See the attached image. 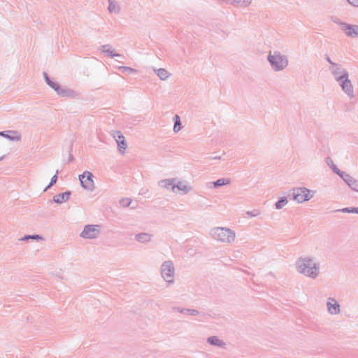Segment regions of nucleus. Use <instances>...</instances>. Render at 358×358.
Instances as JSON below:
<instances>
[{
  "label": "nucleus",
  "instance_id": "f257e3e1",
  "mask_svg": "<svg viewBox=\"0 0 358 358\" xmlns=\"http://www.w3.org/2000/svg\"><path fill=\"white\" fill-rule=\"evenodd\" d=\"M296 271L311 279H315L320 274V263L311 257H301L295 262Z\"/></svg>",
  "mask_w": 358,
  "mask_h": 358
},
{
  "label": "nucleus",
  "instance_id": "f03ea898",
  "mask_svg": "<svg viewBox=\"0 0 358 358\" xmlns=\"http://www.w3.org/2000/svg\"><path fill=\"white\" fill-rule=\"evenodd\" d=\"M210 238L224 244H232L236 239V233L228 227H215L210 229Z\"/></svg>",
  "mask_w": 358,
  "mask_h": 358
},
{
  "label": "nucleus",
  "instance_id": "7ed1b4c3",
  "mask_svg": "<svg viewBox=\"0 0 358 358\" xmlns=\"http://www.w3.org/2000/svg\"><path fill=\"white\" fill-rule=\"evenodd\" d=\"M267 60L269 62L272 69L275 71L284 70L289 64L288 58L286 55H282L278 51L273 53L269 52Z\"/></svg>",
  "mask_w": 358,
  "mask_h": 358
},
{
  "label": "nucleus",
  "instance_id": "20e7f679",
  "mask_svg": "<svg viewBox=\"0 0 358 358\" xmlns=\"http://www.w3.org/2000/svg\"><path fill=\"white\" fill-rule=\"evenodd\" d=\"M324 59L329 64L328 70L334 76L336 82L342 80L346 76H349L347 69L343 68L341 64L333 62L329 55H324Z\"/></svg>",
  "mask_w": 358,
  "mask_h": 358
},
{
  "label": "nucleus",
  "instance_id": "39448f33",
  "mask_svg": "<svg viewBox=\"0 0 358 358\" xmlns=\"http://www.w3.org/2000/svg\"><path fill=\"white\" fill-rule=\"evenodd\" d=\"M292 199L297 203H303L309 201L313 197L314 192L306 187H294L290 190Z\"/></svg>",
  "mask_w": 358,
  "mask_h": 358
},
{
  "label": "nucleus",
  "instance_id": "423d86ee",
  "mask_svg": "<svg viewBox=\"0 0 358 358\" xmlns=\"http://www.w3.org/2000/svg\"><path fill=\"white\" fill-rule=\"evenodd\" d=\"M161 274L163 279L168 284L173 283L174 266L171 261H166L162 264Z\"/></svg>",
  "mask_w": 358,
  "mask_h": 358
},
{
  "label": "nucleus",
  "instance_id": "0eeeda50",
  "mask_svg": "<svg viewBox=\"0 0 358 358\" xmlns=\"http://www.w3.org/2000/svg\"><path fill=\"white\" fill-rule=\"evenodd\" d=\"M101 234L100 225L87 224L83 228L80 236L86 239H94Z\"/></svg>",
  "mask_w": 358,
  "mask_h": 358
},
{
  "label": "nucleus",
  "instance_id": "6e6552de",
  "mask_svg": "<svg viewBox=\"0 0 358 358\" xmlns=\"http://www.w3.org/2000/svg\"><path fill=\"white\" fill-rule=\"evenodd\" d=\"M94 175L88 171H85L79 176V180L80 181L81 187L88 191H94V182L93 180Z\"/></svg>",
  "mask_w": 358,
  "mask_h": 358
},
{
  "label": "nucleus",
  "instance_id": "1a4fd4ad",
  "mask_svg": "<svg viewBox=\"0 0 358 358\" xmlns=\"http://www.w3.org/2000/svg\"><path fill=\"white\" fill-rule=\"evenodd\" d=\"M338 83L345 94H347L350 99L355 97L354 87L351 80L349 79V76L345 77L342 80L338 81Z\"/></svg>",
  "mask_w": 358,
  "mask_h": 358
},
{
  "label": "nucleus",
  "instance_id": "9d476101",
  "mask_svg": "<svg viewBox=\"0 0 358 358\" xmlns=\"http://www.w3.org/2000/svg\"><path fill=\"white\" fill-rule=\"evenodd\" d=\"M176 178L164 179L158 182V185L166 189H170L175 192L176 189L179 190V182L176 183Z\"/></svg>",
  "mask_w": 358,
  "mask_h": 358
},
{
  "label": "nucleus",
  "instance_id": "9b49d317",
  "mask_svg": "<svg viewBox=\"0 0 358 358\" xmlns=\"http://www.w3.org/2000/svg\"><path fill=\"white\" fill-rule=\"evenodd\" d=\"M341 29L349 37H358V25L341 22Z\"/></svg>",
  "mask_w": 358,
  "mask_h": 358
},
{
  "label": "nucleus",
  "instance_id": "f8f14e48",
  "mask_svg": "<svg viewBox=\"0 0 358 358\" xmlns=\"http://www.w3.org/2000/svg\"><path fill=\"white\" fill-rule=\"evenodd\" d=\"M327 308L330 315H338L341 313V306L339 303L334 298L332 297L327 299Z\"/></svg>",
  "mask_w": 358,
  "mask_h": 358
},
{
  "label": "nucleus",
  "instance_id": "ddd939ff",
  "mask_svg": "<svg viewBox=\"0 0 358 358\" xmlns=\"http://www.w3.org/2000/svg\"><path fill=\"white\" fill-rule=\"evenodd\" d=\"M340 177L348 184V185L354 191L358 192V180L352 178L348 173L343 172Z\"/></svg>",
  "mask_w": 358,
  "mask_h": 358
},
{
  "label": "nucleus",
  "instance_id": "4468645a",
  "mask_svg": "<svg viewBox=\"0 0 358 358\" xmlns=\"http://www.w3.org/2000/svg\"><path fill=\"white\" fill-rule=\"evenodd\" d=\"M57 95L62 96V97H67V98H76L78 96V94L75 92L74 90L68 88L66 87H61L59 85V90L55 92Z\"/></svg>",
  "mask_w": 358,
  "mask_h": 358
},
{
  "label": "nucleus",
  "instance_id": "2eb2a0df",
  "mask_svg": "<svg viewBox=\"0 0 358 358\" xmlns=\"http://www.w3.org/2000/svg\"><path fill=\"white\" fill-rule=\"evenodd\" d=\"M221 2L237 8H246L249 6L252 0H219Z\"/></svg>",
  "mask_w": 358,
  "mask_h": 358
},
{
  "label": "nucleus",
  "instance_id": "dca6fc26",
  "mask_svg": "<svg viewBox=\"0 0 358 358\" xmlns=\"http://www.w3.org/2000/svg\"><path fill=\"white\" fill-rule=\"evenodd\" d=\"M99 50L106 54L107 57L110 58L114 57H122V55L120 53L115 52L114 50L112 49V45L110 44L103 45L99 48Z\"/></svg>",
  "mask_w": 358,
  "mask_h": 358
},
{
  "label": "nucleus",
  "instance_id": "f3484780",
  "mask_svg": "<svg viewBox=\"0 0 358 358\" xmlns=\"http://www.w3.org/2000/svg\"><path fill=\"white\" fill-rule=\"evenodd\" d=\"M71 195V191H66L63 193H60L57 195H55L52 198V201L57 204H61L64 202L69 201Z\"/></svg>",
  "mask_w": 358,
  "mask_h": 358
},
{
  "label": "nucleus",
  "instance_id": "a211bd4d",
  "mask_svg": "<svg viewBox=\"0 0 358 358\" xmlns=\"http://www.w3.org/2000/svg\"><path fill=\"white\" fill-rule=\"evenodd\" d=\"M0 136H3L11 141H17L21 138L20 135L16 131H0Z\"/></svg>",
  "mask_w": 358,
  "mask_h": 358
},
{
  "label": "nucleus",
  "instance_id": "6ab92c4d",
  "mask_svg": "<svg viewBox=\"0 0 358 358\" xmlns=\"http://www.w3.org/2000/svg\"><path fill=\"white\" fill-rule=\"evenodd\" d=\"M152 234L145 232L136 234L135 235V239L141 243H147L151 241Z\"/></svg>",
  "mask_w": 358,
  "mask_h": 358
},
{
  "label": "nucleus",
  "instance_id": "aec40b11",
  "mask_svg": "<svg viewBox=\"0 0 358 358\" xmlns=\"http://www.w3.org/2000/svg\"><path fill=\"white\" fill-rule=\"evenodd\" d=\"M231 180L229 178H220L215 182H208L207 187L208 188L214 187L217 188L219 187L230 184Z\"/></svg>",
  "mask_w": 358,
  "mask_h": 358
},
{
  "label": "nucleus",
  "instance_id": "412c9836",
  "mask_svg": "<svg viewBox=\"0 0 358 358\" xmlns=\"http://www.w3.org/2000/svg\"><path fill=\"white\" fill-rule=\"evenodd\" d=\"M207 342L214 346H218V347H224L225 345V343L220 340L217 336H212L208 338Z\"/></svg>",
  "mask_w": 358,
  "mask_h": 358
},
{
  "label": "nucleus",
  "instance_id": "4be33fe9",
  "mask_svg": "<svg viewBox=\"0 0 358 358\" xmlns=\"http://www.w3.org/2000/svg\"><path fill=\"white\" fill-rule=\"evenodd\" d=\"M108 10L110 13H114L118 14L120 12V7L116 2L108 0Z\"/></svg>",
  "mask_w": 358,
  "mask_h": 358
},
{
  "label": "nucleus",
  "instance_id": "5701e85b",
  "mask_svg": "<svg viewBox=\"0 0 358 358\" xmlns=\"http://www.w3.org/2000/svg\"><path fill=\"white\" fill-rule=\"evenodd\" d=\"M155 72L162 80H166L169 76V73L165 69L163 68L155 69Z\"/></svg>",
  "mask_w": 358,
  "mask_h": 358
},
{
  "label": "nucleus",
  "instance_id": "b1692460",
  "mask_svg": "<svg viewBox=\"0 0 358 358\" xmlns=\"http://www.w3.org/2000/svg\"><path fill=\"white\" fill-rule=\"evenodd\" d=\"M327 164L331 168L334 173L338 174L339 176L344 171H341L334 163L333 160L330 157L327 158Z\"/></svg>",
  "mask_w": 358,
  "mask_h": 358
},
{
  "label": "nucleus",
  "instance_id": "393cba45",
  "mask_svg": "<svg viewBox=\"0 0 358 358\" xmlns=\"http://www.w3.org/2000/svg\"><path fill=\"white\" fill-rule=\"evenodd\" d=\"M199 313V312L195 309L180 308V314H182L185 315L195 316V315H197Z\"/></svg>",
  "mask_w": 358,
  "mask_h": 358
},
{
  "label": "nucleus",
  "instance_id": "a878e982",
  "mask_svg": "<svg viewBox=\"0 0 358 358\" xmlns=\"http://www.w3.org/2000/svg\"><path fill=\"white\" fill-rule=\"evenodd\" d=\"M288 203L287 198L286 196L281 197L275 204V208L280 210L286 206Z\"/></svg>",
  "mask_w": 358,
  "mask_h": 358
},
{
  "label": "nucleus",
  "instance_id": "bb28decb",
  "mask_svg": "<svg viewBox=\"0 0 358 358\" xmlns=\"http://www.w3.org/2000/svg\"><path fill=\"white\" fill-rule=\"evenodd\" d=\"M59 171L57 170L55 174L51 178L50 183L44 189L43 192H46L48 189L52 187L57 181Z\"/></svg>",
  "mask_w": 358,
  "mask_h": 358
},
{
  "label": "nucleus",
  "instance_id": "cd10ccee",
  "mask_svg": "<svg viewBox=\"0 0 358 358\" xmlns=\"http://www.w3.org/2000/svg\"><path fill=\"white\" fill-rule=\"evenodd\" d=\"M117 146L120 152L121 153H124L127 148V142L125 141V138H124L122 140H117Z\"/></svg>",
  "mask_w": 358,
  "mask_h": 358
},
{
  "label": "nucleus",
  "instance_id": "c85d7f7f",
  "mask_svg": "<svg viewBox=\"0 0 358 358\" xmlns=\"http://www.w3.org/2000/svg\"><path fill=\"white\" fill-rule=\"evenodd\" d=\"M29 239H33L36 241H41L43 240V238L38 234H33V235H25L22 238H20V241H28Z\"/></svg>",
  "mask_w": 358,
  "mask_h": 358
},
{
  "label": "nucleus",
  "instance_id": "c756f323",
  "mask_svg": "<svg viewBox=\"0 0 358 358\" xmlns=\"http://www.w3.org/2000/svg\"><path fill=\"white\" fill-rule=\"evenodd\" d=\"M192 187L191 185L188 183H183L180 182V192H182L184 194H187L190 191H192Z\"/></svg>",
  "mask_w": 358,
  "mask_h": 358
},
{
  "label": "nucleus",
  "instance_id": "7c9ffc66",
  "mask_svg": "<svg viewBox=\"0 0 358 358\" xmlns=\"http://www.w3.org/2000/svg\"><path fill=\"white\" fill-rule=\"evenodd\" d=\"M46 84L52 90H54L55 92H56L57 90H59V87L60 85L57 82L52 80L51 78L47 80Z\"/></svg>",
  "mask_w": 358,
  "mask_h": 358
},
{
  "label": "nucleus",
  "instance_id": "2f4dec72",
  "mask_svg": "<svg viewBox=\"0 0 358 358\" xmlns=\"http://www.w3.org/2000/svg\"><path fill=\"white\" fill-rule=\"evenodd\" d=\"M245 214L248 217H257L261 214V211L259 209H254L252 210L246 211Z\"/></svg>",
  "mask_w": 358,
  "mask_h": 358
},
{
  "label": "nucleus",
  "instance_id": "473e14b6",
  "mask_svg": "<svg viewBox=\"0 0 358 358\" xmlns=\"http://www.w3.org/2000/svg\"><path fill=\"white\" fill-rule=\"evenodd\" d=\"M174 121V126H173V131L176 133L179 132V114H176L173 117Z\"/></svg>",
  "mask_w": 358,
  "mask_h": 358
},
{
  "label": "nucleus",
  "instance_id": "72a5a7b5",
  "mask_svg": "<svg viewBox=\"0 0 358 358\" xmlns=\"http://www.w3.org/2000/svg\"><path fill=\"white\" fill-rule=\"evenodd\" d=\"M131 203V199L129 198H123L120 200V204L122 207H128Z\"/></svg>",
  "mask_w": 358,
  "mask_h": 358
},
{
  "label": "nucleus",
  "instance_id": "f704fd0d",
  "mask_svg": "<svg viewBox=\"0 0 358 358\" xmlns=\"http://www.w3.org/2000/svg\"><path fill=\"white\" fill-rule=\"evenodd\" d=\"M113 138L115 139L116 142L117 143V140H122L124 138L123 134L120 131H113Z\"/></svg>",
  "mask_w": 358,
  "mask_h": 358
},
{
  "label": "nucleus",
  "instance_id": "c9c22d12",
  "mask_svg": "<svg viewBox=\"0 0 358 358\" xmlns=\"http://www.w3.org/2000/svg\"><path fill=\"white\" fill-rule=\"evenodd\" d=\"M119 69L122 71H126L129 73H132L134 72H136V70L134 69L129 67V66H122L119 67Z\"/></svg>",
  "mask_w": 358,
  "mask_h": 358
},
{
  "label": "nucleus",
  "instance_id": "e433bc0d",
  "mask_svg": "<svg viewBox=\"0 0 358 358\" xmlns=\"http://www.w3.org/2000/svg\"><path fill=\"white\" fill-rule=\"evenodd\" d=\"M340 211L343 212V213H355V212H358L357 211V208H355V207H352V208H344L341 210H340Z\"/></svg>",
  "mask_w": 358,
  "mask_h": 358
},
{
  "label": "nucleus",
  "instance_id": "4c0bfd02",
  "mask_svg": "<svg viewBox=\"0 0 358 358\" xmlns=\"http://www.w3.org/2000/svg\"><path fill=\"white\" fill-rule=\"evenodd\" d=\"M347 1L350 5L353 6L355 7H358V0H347Z\"/></svg>",
  "mask_w": 358,
  "mask_h": 358
},
{
  "label": "nucleus",
  "instance_id": "58836bf2",
  "mask_svg": "<svg viewBox=\"0 0 358 358\" xmlns=\"http://www.w3.org/2000/svg\"><path fill=\"white\" fill-rule=\"evenodd\" d=\"M43 78H44L45 83H47V80L50 79V78L49 77L48 74L45 71L43 73Z\"/></svg>",
  "mask_w": 358,
  "mask_h": 358
},
{
  "label": "nucleus",
  "instance_id": "ea45409f",
  "mask_svg": "<svg viewBox=\"0 0 358 358\" xmlns=\"http://www.w3.org/2000/svg\"><path fill=\"white\" fill-rule=\"evenodd\" d=\"M73 160V156L70 154L69 156V161L72 162Z\"/></svg>",
  "mask_w": 358,
  "mask_h": 358
},
{
  "label": "nucleus",
  "instance_id": "a19ab883",
  "mask_svg": "<svg viewBox=\"0 0 358 358\" xmlns=\"http://www.w3.org/2000/svg\"><path fill=\"white\" fill-rule=\"evenodd\" d=\"M210 159H220L221 157L215 156V157H210Z\"/></svg>",
  "mask_w": 358,
  "mask_h": 358
},
{
  "label": "nucleus",
  "instance_id": "79ce46f5",
  "mask_svg": "<svg viewBox=\"0 0 358 358\" xmlns=\"http://www.w3.org/2000/svg\"><path fill=\"white\" fill-rule=\"evenodd\" d=\"M3 157H0V161H1V160H2V159H3Z\"/></svg>",
  "mask_w": 358,
  "mask_h": 358
},
{
  "label": "nucleus",
  "instance_id": "37998d69",
  "mask_svg": "<svg viewBox=\"0 0 358 358\" xmlns=\"http://www.w3.org/2000/svg\"><path fill=\"white\" fill-rule=\"evenodd\" d=\"M355 213H357V214H358V208H357V212H355Z\"/></svg>",
  "mask_w": 358,
  "mask_h": 358
}]
</instances>
